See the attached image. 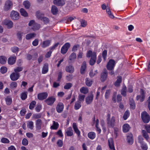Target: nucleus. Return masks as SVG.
<instances>
[{"instance_id":"1","label":"nucleus","mask_w":150,"mask_h":150,"mask_svg":"<svg viewBox=\"0 0 150 150\" xmlns=\"http://www.w3.org/2000/svg\"><path fill=\"white\" fill-rule=\"evenodd\" d=\"M110 115L108 114L107 116V121L108 126L109 127H114L115 122V117L112 116L110 120Z\"/></svg>"},{"instance_id":"2","label":"nucleus","mask_w":150,"mask_h":150,"mask_svg":"<svg viewBox=\"0 0 150 150\" xmlns=\"http://www.w3.org/2000/svg\"><path fill=\"white\" fill-rule=\"evenodd\" d=\"M141 117L143 122L145 123H148L150 120L149 115L146 111H144L142 113Z\"/></svg>"},{"instance_id":"3","label":"nucleus","mask_w":150,"mask_h":150,"mask_svg":"<svg viewBox=\"0 0 150 150\" xmlns=\"http://www.w3.org/2000/svg\"><path fill=\"white\" fill-rule=\"evenodd\" d=\"M116 63L115 61L112 59H110L108 62L106 67L108 70H113L115 65Z\"/></svg>"},{"instance_id":"4","label":"nucleus","mask_w":150,"mask_h":150,"mask_svg":"<svg viewBox=\"0 0 150 150\" xmlns=\"http://www.w3.org/2000/svg\"><path fill=\"white\" fill-rule=\"evenodd\" d=\"M56 98L53 96L49 97L48 98L45 100V102L49 105H52L55 101Z\"/></svg>"},{"instance_id":"5","label":"nucleus","mask_w":150,"mask_h":150,"mask_svg":"<svg viewBox=\"0 0 150 150\" xmlns=\"http://www.w3.org/2000/svg\"><path fill=\"white\" fill-rule=\"evenodd\" d=\"M19 13L17 11L13 10L10 13V16L11 18L14 20H16L19 18Z\"/></svg>"},{"instance_id":"6","label":"nucleus","mask_w":150,"mask_h":150,"mask_svg":"<svg viewBox=\"0 0 150 150\" xmlns=\"http://www.w3.org/2000/svg\"><path fill=\"white\" fill-rule=\"evenodd\" d=\"M13 4L10 0L7 1L5 4L4 6V10L5 11H7L11 8L13 7Z\"/></svg>"},{"instance_id":"7","label":"nucleus","mask_w":150,"mask_h":150,"mask_svg":"<svg viewBox=\"0 0 150 150\" xmlns=\"http://www.w3.org/2000/svg\"><path fill=\"white\" fill-rule=\"evenodd\" d=\"M140 93V95H137L136 97V99L137 100L139 99L140 101L142 102L144 101L145 99V93L144 91L142 89H141Z\"/></svg>"},{"instance_id":"8","label":"nucleus","mask_w":150,"mask_h":150,"mask_svg":"<svg viewBox=\"0 0 150 150\" xmlns=\"http://www.w3.org/2000/svg\"><path fill=\"white\" fill-rule=\"evenodd\" d=\"M70 46V45L69 43H66L62 47L61 51V53L63 54H65Z\"/></svg>"},{"instance_id":"9","label":"nucleus","mask_w":150,"mask_h":150,"mask_svg":"<svg viewBox=\"0 0 150 150\" xmlns=\"http://www.w3.org/2000/svg\"><path fill=\"white\" fill-rule=\"evenodd\" d=\"M2 23L3 25H6L8 29L11 28L13 26V23L10 20L5 19L2 21Z\"/></svg>"},{"instance_id":"10","label":"nucleus","mask_w":150,"mask_h":150,"mask_svg":"<svg viewBox=\"0 0 150 150\" xmlns=\"http://www.w3.org/2000/svg\"><path fill=\"white\" fill-rule=\"evenodd\" d=\"M108 76V72L107 71L106 69H104L102 73L100 76V79L102 82L105 81L107 77Z\"/></svg>"},{"instance_id":"11","label":"nucleus","mask_w":150,"mask_h":150,"mask_svg":"<svg viewBox=\"0 0 150 150\" xmlns=\"http://www.w3.org/2000/svg\"><path fill=\"white\" fill-rule=\"evenodd\" d=\"M48 96V94L46 92L40 93L38 95V98L40 100H42L46 99Z\"/></svg>"},{"instance_id":"12","label":"nucleus","mask_w":150,"mask_h":150,"mask_svg":"<svg viewBox=\"0 0 150 150\" xmlns=\"http://www.w3.org/2000/svg\"><path fill=\"white\" fill-rule=\"evenodd\" d=\"M93 97V92H91V94L88 96L85 99L86 102L87 104H90L92 102Z\"/></svg>"},{"instance_id":"13","label":"nucleus","mask_w":150,"mask_h":150,"mask_svg":"<svg viewBox=\"0 0 150 150\" xmlns=\"http://www.w3.org/2000/svg\"><path fill=\"white\" fill-rule=\"evenodd\" d=\"M20 77V74L18 73L13 72L12 73L10 76V78L11 80L16 81L18 80Z\"/></svg>"},{"instance_id":"14","label":"nucleus","mask_w":150,"mask_h":150,"mask_svg":"<svg viewBox=\"0 0 150 150\" xmlns=\"http://www.w3.org/2000/svg\"><path fill=\"white\" fill-rule=\"evenodd\" d=\"M96 53L95 52H93L89 61L90 64L92 66L96 62Z\"/></svg>"},{"instance_id":"15","label":"nucleus","mask_w":150,"mask_h":150,"mask_svg":"<svg viewBox=\"0 0 150 150\" xmlns=\"http://www.w3.org/2000/svg\"><path fill=\"white\" fill-rule=\"evenodd\" d=\"M64 105L62 103H59L57 104L56 109L58 113H61L62 112L64 109Z\"/></svg>"},{"instance_id":"16","label":"nucleus","mask_w":150,"mask_h":150,"mask_svg":"<svg viewBox=\"0 0 150 150\" xmlns=\"http://www.w3.org/2000/svg\"><path fill=\"white\" fill-rule=\"evenodd\" d=\"M53 3L54 4L59 6H62L65 4L64 0H54Z\"/></svg>"},{"instance_id":"17","label":"nucleus","mask_w":150,"mask_h":150,"mask_svg":"<svg viewBox=\"0 0 150 150\" xmlns=\"http://www.w3.org/2000/svg\"><path fill=\"white\" fill-rule=\"evenodd\" d=\"M36 128L38 130H40L41 128L42 121L41 119H38L36 120Z\"/></svg>"},{"instance_id":"18","label":"nucleus","mask_w":150,"mask_h":150,"mask_svg":"<svg viewBox=\"0 0 150 150\" xmlns=\"http://www.w3.org/2000/svg\"><path fill=\"white\" fill-rule=\"evenodd\" d=\"M16 60V57L14 56L13 57H11L8 59V63L10 65H13L15 63Z\"/></svg>"},{"instance_id":"19","label":"nucleus","mask_w":150,"mask_h":150,"mask_svg":"<svg viewBox=\"0 0 150 150\" xmlns=\"http://www.w3.org/2000/svg\"><path fill=\"white\" fill-rule=\"evenodd\" d=\"M65 70L67 72L72 73L74 71V69L73 66L70 65L66 67Z\"/></svg>"},{"instance_id":"20","label":"nucleus","mask_w":150,"mask_h":150,"mask_svg":"<svg viewBox=\"0 0 150 150\" xmlns=\"http://www.w3.org/2000/svg\"><path fill=\"white\" fill-rule=\"evenodd\" d=\"M127 140L128 143L130 144H133V135L131 134H129L127 137Z\"/></svg>"},{"instance_id":"21","label":"nucleus","mask_w":150,"mask_h":150,"mask_svg":"<svg viewBox=\"0 0 150 150\" xmlns=\"http://www.w3.org/2000/svg\"><path fill=\"white\" fill-rule=\"evenodd\" d=\"M86 67V62L85 61H84L82 63L80 69V73L81 74H84Z\"/></svg>"},{"instance_id":"22","label":"nucleus","mask_w":150,"mask_h":150,"mask_svg":"<svg viewBox=\"0 0 150 150\" xmlns=\"http://www.w3.org/2000/svg\"><path fill=\"white\" fill-rule=\"evenodd\" d=\"M38 54L35 53L34 54L33 56L30 54H28L27 55V59L28 60L32 59L33 60H35L38 57Z\"/></svg>"},{"instance_id":"23","label":"nucleus","mask_w":150,"mask_h":150,"mask_svg":"<svg viewBox=\"0 0 150 150\" xmlns=\"http://www.w3.org/2000/svg\"><path fill=\"white\" fill-rule=\"evenodd\" d=\"M66 133L68 136H71L73 134V131L71 127H69L67 129Z\"/></svg>"},{"instance_id":"24","label":"nucleus","mask_w":150,"mask_h":150,"mask_svg":"<svg viewBox=\"0 0 150 150\" xmlns=\"http://www.w3.org/2000/svg\"><path fill=\"white\" fill-rule=\"evenodd\" d=\"M73 127L74 130L75 132L76 133L78 136H79L80 134V132L78 128L76 123H73Z\"/></svg>"},{"instance_id":"25","label":"nucleus","mask_w":150,"mask_h":150,"mask_svg":"<svg viewBox=\"0 0 150 150\" xmlns=\"http://www.w3.org/2000/svg\"><path fill=\"white\" fill-rule=\"evenodd\" d=\"M127 91V88L126 86L124 85L122 86V88L121 91V94L124 96H126V92Z\"/></svg>"},{"instance_id":"26","label":"nucleus","mask_w":150,"mask_h":150,"mask_svg":"<svg viewBox=\"0 0 150 150\" xmlns=\"http://www.w3.org/2000/svg\"><path fill=\"white\" fill-rule=\"evenodd\" d=\"M48 70V64L47 63H45L44 64L42 68V73L43 74L46 73Z\"/></svg>"},{"instance_id":"27","label":"nucleus","mask_w":150,"mask_h":150,"mask_svg":"<svg viewBox=\"0 0 150 150\" xmlns=\"http://www.w3.org/2000/svg\"><path fill=\"white\" fill-rule=\"evenodd\" d=\"M123 131L124 132H128L129 129V126L127 124H125L123 125L122 127Z\"/></svg>"},{"instance_id":"28","label":"nucleus","mask_w":150,"mask_h":150,"mask_svg":"<svg viewBox=\"0 0 150 150\" xmlns=\"http://www.w3.org/2000/svg\"><path fill=\"white\" fill-rule=\"evenodd\" d=\"M7 58L4 56H0V63L1 64H5L6 63Z\"/></svg>"},{"instance_id":"29","label":"nucleus","mask_w":150,"mask_h":150,"mask_svg":"<svg viewBox=\"0 0 150 150\" xmlns=\"http://www.w3.org/2000/svg\"><path fill=\"white\" fill-rule=\"evenodd\" d=\"M51 11L53 15H56L58 12V10L57 7L55 6H52Z\"/></svg>"},{"instance_id":"30","label":"nucleus","mask_w":150,"mask_h":150,"mask_svg":"<svg viewBox=\"0 0 150 150\" xmlns=\"http://www.w3.org/2000/svg\"><path fill=\"white\" fill-rule=\"evenodd\" d=\"M5 100L7 105H10L12 103V98L9 96H7L5 98Z\"/></svg>"},{"instance_id":"31","label":"nucleus","mask_w":150,"mask_h":150,"mask_svg":"<svg viewBox=\"0 0 150 150\" xmlns=\"http://www.w3.org/2000/svg\"><path fill=\"white\" fill-rule=\"evenodd\" d=\"M93 81L89 78H87L85 79V83L86 85L88 86H91L93 83Z\"/></svg>"},{"instance_id":"32","label":"nucleus","mask_w":150,"mask_h":150,"mask_svg":"<svg viewBox=\"0 0 150 150\" xmlns=\"http://www.w3.org/2000/svg\"><path fill=\"white\" fill-rule=\"evenodd\" d=\"M40 28V24L37 23H35L33 25L32 29L33 30L35 31L39 30Z\"/></svg>"},{"instance_id":"33","label":"nucleus","mask_w":150,"mask_h":150,"mask_svg":"<svg viewBox=\"0 0 150 150\" xmlns=\"http://www.w3.org/2000/svg\"><path fill=\"white\" fill-rule=\"evenodd\" d=\"M59 126V125L58 123L54 121L53 125L51 126L50 128L51 129H56L58 128Z\"/></svg>"},{"instance_id":"34","label":"nucleus","mask_w":150,"mask_h":150,"mask_svg":"<svg viewBox=\"0 0 150 150\" xmlns=\"http://www.w3.org/2000/svg\"><path fill=\"white\" fill-rule=\"evenodd\" d=\"M129 103L131 108L133 109H134L135 108V104L133 98H130Z\"/></svg>"},{"instance_id":"35","label":"nucleus","mask_w":150,"mask_h":150,"mask_svg":"<svg viewBox=\"0 0 150 150\" xmlns=\"http://www.w3.org/2000/svg\"><path fill=\"white\" fill-rule=\"evenodd\" d=\"M40 19L45 24L48 23L49 22V20L48 18L46 17H41L40 18Z\"/></svg>"},{"instance_id":"36","label":"nucleus","mask_w":150,"mask_h":150,"mask_svg":"<svg viewBox=\"0 0 150 150\" xmlns=\"http://www.w3.org/2000/svg\"><path fill=\"white\" fill-rule=\"evenodd\" d=\"M122 82V77L121 76H120L118 77V79H117L116 81L115 82L114 85L115 86H118L120 85V83Z\"/></svg>"},{"instance_id":"37","label":"nucleus","mask_w":150,"mask_h":150,"mask_svg":"<svg viewBox=\"0 0 150 150\" xmlns=\"http://www.w3.org/2000/svg\"><path fill=\"white\" fill-rule=\"evenodd\" d=\"M88 136L90 139H93L96 137V134L94 132H91L88 133Z\"/></svg>"},{"instance_id":"38","label":"nucleus","mask_w":150,"mask_h":150,"mask_svg":"<svg viewBox=\"0 0 150 150\" xmlns=\"http://www.w3.org/2000/svg\"><path fill=\"white\" fill-rule=\"evenodd\" d=\"M35 35L36 34L34 33L28 34L26 35L25 38L27 40H29L31 38L35 37Z\"/></svg>"},{"instance_id":"39","label":"nucleus","mask_w":150,"mask_h":150,"mask_svg":"<svg viewBox=\"0 0 150 150\" xmlns=\"http://www.w3.org/2000/svg\"><path fill=\"white\" fill-rule=\"evenodd\" d=\"M81 106V102L79 101H76L74 107L76 110L79 109Z\"/></svg>"},{"instance_id":"40","label":"nucleus","mask_w":150,"mask_h":150,"mask_svg":"<svg viewBox=\"0 0 150 150\" xmlns=\"http://www.w3.org/2000/svg\"><path fill=\"white\" fill-rule=\"evenodd\" d=\"M50 43V41L47 40L44 41L42 43V47L43 48H45L49 46Z\"/></svg>"},{"instance_id":"41","label":"nucleus","mask_w":150,"mask_h":150,"mask_svg":"<svg viewBox=\"0 0 150 150\" xmlns=\"http://www.w3.org/2000/svg\"><path fill=\"white\" fill-rule=\"evenodd\" d=\"M142 133L143 137L146 140L148 141L149 139V137L146 131L145 130H143L142 131Z\"/></svg>"},{"instance_id":"42","label":"nucleus","mask_w":150,"mask_h":150,"mask_svg":"<svg viewBox=\"0 0 150 150\" xmlns=\"http://www.w3.org/2000/svg\"><path fill=\"white\" fill-rule=\"evenodd\" d=\"M23 5L26 9H29L30 7V2L28 1H25L23 2Z\"/></svg>"},{"instance_id":"43","label":"nucleus","mask_w":150,"mask_h":150,"mask_svg":"<svg viewBox=\"0 0 150 150\" xmlns=\"http://www.w3.org/2000/svg\"><path fill=\"white\" fill-rule=\"evenodd\" d=\"M20 12L21 14L25 17H27L28 16V14L27 12L23 8H21L20 10Z\"/></svg>"},{"instance_id":"44","label":"nucleus","mask_w":150,"mask_h":150,"mask_svg":"<svg viewBox=\"0 0 150 150\" xmlns=\"http://www.w3.org/2000/svg\"><path fill=\"white\" fill-rule=\"evenodd\" d=\"M24 33L23 32L21 31L17 32L16 33V36L18 40H21L22 39V37Z\"/></svg>"},{"instance_id":"45","label":"nucleus","mask_w":150,"mask_h":150,"mask_svg":"<svg viewBox=\"0 0 150 150\" xmlns=\"http://www.w3.org/2000/svg\"><path fill=\"white\" fill-rule=\"evenodd\" d=\"M17 83L16 82H13L11 83L10 85V88L12 89H15L17 87Z\"/></svg>"},{"instance_id":"46","label":"nucleus","mask_w":150,"mask_h":150,"mask_svg":"<svg viewBox=\"0 0 150 150\" xmlns=\"http://www.w3.org/2000/svg\"><path fill=\"white\" fill-rule=\"evenodd\" d=\"M80 91L81 93L84 94H86L88 93V89L87 88L84 87H82L80 89Z\"/></svg>"},{"instance_id":"47","label":"nucleus","mask_w":150,"mask_h":150,"mask_svg":"<svg viewBox=\"0 0 150 150\" xmlns=\"http://www.w3.org/2000/svg\"><path fill=\"white\" fill-rule=\"evenodd\" d=\"M109 145L110 149H113L114 147L112 139L110 138L108 140Z\"/></svg>"},{"instance_id":"48","label":"nucleus","mask_w":150,"mask_h":150,"mask_svg":"<svg viewBox=\"0 0 150 150\" xmlns=\"http://www.w3.org/2000/svg\"><path fill=\"white\" fill-rule=\"evenodd\" d=\"M27 97V93L26 92L22 93L21 95V98L22 100H25Z\"/></svg>"},{"instance_id":"49","label":"nucleus","mask_w":150,"mask_h":150,"mask_svg":"<svg viewBox=\"0 0 150 150\" xmlns=\"http://www.w3.org/2000/svg\"><path fill=\"white\" fill-rule=\"evenodd\" d=\"M36 102L35 101H32L30 104L29 108L30 110H33L34 108Z\"/></svg>"},{"instance_id":"50","label":"nucleus","mask_w":150,"mask_h":150,"mask_svg":"<svg viewBox=\"0 0 150 150\" xmlns=\"http://www.w3.org/2000/svg\"><path fill=\"white\" fill-rule=\"evenodd\" d=\"M28 127L30 128L31 129H33V122L32 121L29 122L27 125Z\"/></svg>"},{"instance_id":"51","label":"nucleus","mask_w":150,"mask_h":150,"mask_svg":"<svg viewBox=\"0 0 150 150\" xmlns=\"http://www.w3.org/2000/svg\"><path fill=\"white\" fill-rule=\"evenodd\" d=\"M129 112L127 110L124 113L123 118L124 119V120H126L128 117L129 116Z\"/></svg>"},{"instance_id":"52","label":"nucleus","mask_w":150,"mask_h":150,"mask_svg":"<svg viewBox=\"0 0 150 150\" xmlns=\"http://www.w3.org/2000/svg\"><path fill=\"white\" fill-rule=\"evenodd\" d=\"M23 69V67H17L14 69V71L16 73H18V72L21 71Z\"/></svg>"},{"instance_id":"53","label":"nucleus","mask_w":150,"mask_h":150,"mask_svg":"<svg viewBox=\"0 0 150 150\" xmlns=\"http://www.w3.org/2000/svg\"><path fill=\"white\" fill-rule=\"evenodd\" d=\"M72 86V84L70 83H67L64 86V88L65 89H70Z\"/></svg>"},{"instance_id":"54","label":"nucleus","mask_w":150,"mask_h":150,"mask_svg":"<svg viewBox=\"0 0 150 150\" xmlns=\"http://www.w3.org/2000/svg\"><path fill=\"white\" fill-rule=\"evenodd\" d=\"M11 50L12 52L13 53H16L17 52L19 51V48L16 46H14L13 47H12Z\"/></svg>"},{"instance_id":"55","label":"nucleus","mask_w":150,"mask_h":150,"mask_svg":"<svg viewBox=\"0 0 150 150\" xmlns=\"http://www.w3.org/2000/svg\"><path fill=\"white\" fill-rule=\"evenodd\" d=\"M110 90H107L106 91L105 94V97L106 99L108 98L109 96H110Z\"/></svg>"},{"instance_id":"56","label":"nucleus","mask_w":150,"mask_h":150,"mask_svg":"<svg viewBox=\"0 0 150 150\" xmlns=\"http://www.w3.org/2000/svg\"><path fill=\"white\" fill-rule=\"evenodd\" d=\"M1 72L2 74H5L7 71V68L5 67H2L0 69Z\"/></svg>"},{"instance_id":"57","label":"nucleus","mask_w":150,"mask_h":150,"mask_svg":"<svg viewBox=\"0 0 150 150\" xmlns=\"http://www.w3.org/2000/svg\"><path fill=\"white\" fill-rule=\"evenodd\" d=\"M76 57V54L74 53H72L70 56L69 59L70 60H72L73 59H75Z\"/></svg>"},{"instance_id":"58","label":"nucleus","mask_w":150,"mask_h":150,"mask_svg":"<svg viewBox=\"0 0 150 150\" xmlns=\"http://www.w3.org/2000/svg\"><path fill=\"white\" fill-rule=\"evenodd\" d=\"M141 147L143 150H147L148 149L147 145L145 143L142 144H141Z\"/></svg>"},{"instance_id":"59","label":"nucleus","mask_w":150,"mask_h":150,"mask_svg":"<svg viewBox=\"0 0 150 150\" xmlns=\"http://www.w3.org/2000/svg\"><path fill=\"white\" fill-rule=\"evenodd\" d=\"M85 97V96L84 95H79L78 96L79 101H83Z\"/></svg>"},{"instance_id":"60","label":"nucleus","mask_w":150,"mask_h":150,"mask_svg":"<svg viewBox=\"0 0 150 150\" xmlns=\"http://www.w3.org/2000/svg\"><path fill=\"white\" fill-rule=\"evenodd\" d=\"M41 114L40 113L36 114L33 115V117L35 119H38L41 118Z\"/></svg>"},{"instance_id":"61","label":"nucleus","mask_w":150,"mask_h":150,"mask_svg":"<svg viewBox=\"0 0 150 150\" xmlns=\"http://www.w3.org/2000/svg\"><path fill=\"white\" fill-rule=\"evenodd\" d=\"M28 140L25 138H24L22 141V144L24 146L27 145L28 144Z\"/></svg>"},{"instance_id":"62","label":"nucleus","mask_w":150,"mask_h":150,"mask_svg":"<svg viewBox=\"0 0 150 150\" xmlns=\"http://www.w3.org/2000/svg\"><path fill=\"white\" fill-rule=\"evenodd\" d=\"M107 54V51L106 50H104L102 52V56L104 60H105L106 58Z\"/></svg>"},{"instance_id":"63","label":"nucleus","mask_w":150,"mask_h":150,"mask_svg":"<svg viewBox=\"0 0 150 150\" xmlns=\"http://www.w3.org/2000/svg\"><path fill=\"white\" fill-rule=\"evenodd\" d=\"M1 142L4 143H8L9 142V141L7 138H3L1 139Z\"/></svg>"},{"instance_id":"64","label":"nucleus","mask_w":150,"mask_h":150,"mask_svg":"<svg viewBox=\"0 0 150 150\" xmlns=\"http://www.w3.org/2000/svg\"><path fill=\"white\" fill-rule=\"evenodd\" d=\"M42 108L41 105L40 104L37 105L35 109L37 112H39Z\"/></svg>"}]
</instances>
